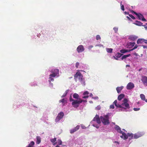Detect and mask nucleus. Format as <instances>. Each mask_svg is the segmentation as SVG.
<instances>
[{"instance_id": "f257e3e1", "label": "nucleus", "mask_w": 147, "mask_h": 147, "mask_svg": "<svg viewBox=\"0 0 147 147\" xmlns=\"http://www.w3.org/2000/svg\"><path fill=\"white\" fill-rule=\"evenodd\" d=\"M69 100L70 102H72V105L73 106L76 108L78 107L82 102L84 101V100H82L80 98L79 99V100H75L73 99L72 98L70 97L69 98Z\"/></svg>"}, {"instance_id": "f03ea898", "label": "nucleus", "mask_w": 147, "mask_h": 147, "mask_svg": "<svg viewBox=\"0 0 147 147\" xmlns=\"http://www.w3.org/2000/svg\"><path fill=\"white\" fill-rule=\"evenodd\" d=\"M100 119L104 125H108L110 124L109 115L108 114L100 117Z\"/></svg>"}, {"instance_id": "7ed1b4c3", "label": "nucleus", "mask_w": 147, "mask_h": 147, "mask_svg": "<svg viewBox=\"0 0 147 147\" xmlns=\"http://www.w3.org/2000/svg\"><path fill=\"white\" fill-rule=\"evenodd\" d=\"M74 79L75 80L76 82L78 80L81 82L83 81V76L82 74L79 71L77 72L74 75Z\"/></svg>"}, {"instance_id": "20e7f679", "label": "nucleus", "mask_w": 147, "mask_h": 147, "mask_svg": "<svg viewBox=\"0 0 147 147\" xmlns=\"http://www.w3.org/2000/svg\"><path fill=\"white\" fill-rule=\"evenodd\" d=\"M123 103L121 104L124 107V109H129V104L127 103V100L126 98H124L123 100Z\"/></svg>"}, {"instance_id": "39448f33", "label": "nucleus", "mask_w": 147, "mask_h": 147, "mask_svg": "<svg viewBox=\"0 0 147 147\" xmlns=\"http://www.w3.org/2000/svg\"><path fill=\"white\" fill-rule=\"evenodd\" d=\"M64 113L63 112H61L58 115L55 119V121L56 122H58L64 116Z\"/></svg>"}, {"instance_id": "423d86ee", "label": "nucleus", "mask_w": 147, "mask_h": 147, "mask_svg": "<svg viewBox=\"0 0 147 147\" xmlns=\"http://www.w3.org/2000/svg\"><path fill=\"white\" fill-rule=\"evenodd\" d=\"M84 46L82 45H79L77 48V51L78 53H80L84 51Z\"/></svg>"}, {"instance_id": "0eeeda50", "label": "nucleus", "mask_w": 147, "mask_h": 147, "mask_svg": "<svg viewBox=\"0 0 147 147\" xmlns=\"http://www.w3.org/2000/svg\"><path fill=\"white\" fill-rule=\"evenodd\" d=\"M93 121H96L98 124H100L101 123L100 118L98 115H96L95 117L93 118Z\"/></svg>"}, {"instance_id": "6e6552de", "label": "nucleus", "mask_w": 147, "mask_h": 147, "mask_svg": "<svg viewBox=\"0 0 147 147\" xmlns=\"http://www.w3.org/2000/svg\"><path fill=\"white\" fill-rule=\"evenodd\" d=\"M121 134H122L123 136V139L124 140L128 138V136H133V135L132 134H130L128 133L127 135L125 133L123 132H122Z\"/></svg>"}, {"instance_id": "1a4fd4ad", "label": "nucleus", "mask_w": 147, "mask_h": 147, "mask_svg": "<svg viewBox=\"0 0 147 147\" xmlns=\"http://www.w3.org/2000/svg\"><path fill=\"white\" fill-rule=\"evenodd\" d=\"M141 80L143 82L144 85L145 86H147V77L145 76L142 77Z\"/></svg>"}, {"instance_id": "9d476101", "label": "nucleus", "mask_w": 147, "mask_h": 147, "mask_svg": "<svg viewBox=\"0 0 147 147\" xmlns=\"http://www.w3.org/2000/svg\"><path fill=\"white\" fill-rule=\"evenodd\" d=\"M134 84L131 82H129L127 84L126 88L128 90H131L134 87Z\"/></svg>"}, {"instance_id": "9b49d317", "label": "nucleus", "mask_w": 147, "mask_h": 147, "mask_svg": "<svg viewBox=\"0 0 147 147\" xmlns=\"http://www.w3.org/2000/svg\"><path fill=\"white\" fill-rule=\"evenodd\" d=\"M137 48V47L136 46V45L134 47V48L131 49L127 50L123 49L121 50H120V52L121 53H125L127 52H130L131 51H132L134 49L136 48Z\"/></svg>"}, {"instance_id": "f8f14e48", "label": "nucleus", "mask_w": 147, "mask_h": 147, "mask_svg": "<svg viewBox=\"0 0 147 147\" xmlns=\"http://www.w3.org/2000/svg\"><path fill=\"white\" fill-rule=\"evenodd\" d=\"M80 127V126L79 125H77L74 128L70 130V133L71 134H73L74 132L78 130L79 129Z\"/></svg>"}, {"instance_id": "ddd939ff", "label": "nucleus", "mask_w": 147, "mask_h": 147, "mask_svg": "<svg viewBox=\"0 0 147 147\" xmlns=\"http://www.w3.org/2000/svg\"><path fill=\"white\" fill-rule=\"evenodd\" d=\"M56 76V74H51L49 75V82L51 83V81H53L54 80V79L53 78H54Z\"/></svg>"}, {"instance_id": "4468645a", "label": "nucleus", "mask_w": 147, "mask_h": 147, "mask_svg": "<svg viewBox=\"0 0 147 147\" xmlns=\"http://www.w3.org/2000/svg\"><path fill=\"white\" fill-rule=\"evenodd\" d=\"M138 19L140 20H142L146 22V20L145 19L143 16L140 13H138Z\"/></svg>"}, {"instance_id": "2eb2a0df", "label": "nucleus", "mask_w": 147, "mask_h": 147, "mask_svg": "<svg viewBox=\"0 0 147 147\" xmlns=\"http://www.w3.org/2000/svg\"><path fill=\"white\" fill-rule=\"evenodd\" d=\"M115 129L118 132L121 134L122 132V131L121 130V128L119 126L117 125H115Z\"/></svg>"}, {"instance_id": "dca6fc26", "label": "nucleus", "mask_w": 147, "mask_h": 147, "mask_svg": "<svg viewBox=\"0 0 147 147\" xmlns=\"http://www.w3.org/2000/svg\"><path fill=\"white\" fill-rule=\"evenodd\" d=\"M89 92L87 91H86L83 93V95H84V96L82 97L83 98H86L88 97L89 96L88 94Z\"/></svg>"}, {"instance_id": "f3484780", "label": "nucleus", "mask_w": 147, "mask_h": 147, "mask_svg": "<svg viewBox=\"0 0 147 147\" xmlns=\"http://www.w3.org/2000/svg\"><path fill=\"white\" fill-rule=\"evenodd\" d=\"M137 38V37L136 36L133 35L130 36L129 38L130 40L134 41Z\"/></svg>"}, {"instance_id": "a211bd4d", "label": "nucleus", "mask_w": 147, "mask_h": 147, "mask_svg": "<svg viewBox=\"0 0 147 147\" xmlns=\"http://www.w3.org/2000/svg\"><path fill=\"white\" fill-rule=\"evenodd\" d=\"M123 88V86H122L121 87H117L116 88V90L118 93H120L121 91Z\"/></svg>"}, {"instance_id": "6ab92c4d", "label": "nucleus", "mask_w": 147, "mask_h": 147, "mask_svg": "<svg viewBox=\"0 0 147 147\" xmlns=\"http://www.w3.org/2000/svg\"><path fill=\"white\" fill-rule=\"evenodd\" d=\"M36 143L37 144H39L41 142V138L40 137L37 136L36 138Z\"/></svg>"}, {"instance_id": "aec40b11", "label": "nucleus", "mask_w": 147, "mask_h": 147, "mask_svg": "<svg viewBox=\"0 0 147 147\" xmlns=\"http://www.w3.org/2000/svg\"><path fill=\"white\" fill-rule=\"evenodd\" d=\"M125 96V95L123 94H120L118 97V100H121Z\"/></svg>"}, {"instance_id": "412c9836", "label": "nucleus", "mask_w": 147, "mask_h": 147, "mask_svg": "<svg viewBox=\"0 0 147 147\" xmlns=\"http://www.w3.org/2000/svg\"><path fill=\"white\" fill-rule=\"evenodd\" d=\"M56 138H54L51 140V141L52 143L53 144V145H55L57 144V142H55L56 141Z\"/></svg>"}, {"instance_id": "4be33fe9", "label": "nucleus", "mask_w": 147, "mask_h": 147, "mask_svg": "<svg viewBox=\"0 0 147 147\" xmlns=\"http://www.w3.org/2000/svg\"><path fill=\"white\" fill-rule=\"evenodd\" d=\"M147 41V40L144 39L143 38L138 39V44L139 43H142L145 41Z\"/></svg>"}, {"instance_id": "5701e85b", "label": "nucleus", "mask_w": 147, "mask_h": 147, "mask_svg": "<svg viewBox=\"0 0 147 147\" xmlns=\"http://www.w3.org/2000/svg\"><path fill=\"white\" fill-rule=\"evenodd\" d=\"M135 44V43L134 42H129L128 45V46H129V48H130L131 47H132L134 46Z\"/></svg>"}, {"instance_id": "b1692460", "label": "nucleus", "mask_w": 147, "mask_h": 147, "mask_svg": "<svg viewBox=\"0 0 147 147\" xmlns=\"http://www.w3.org/2000/svg\"><path fill=\"white\" fill-rule=\"evenodd\" d=\"M73 98H74L79 99V95L77 93H75L73 94Z\"/></svg>"}, {"instance_id": "393cba45", "label": "nucleus", "mask_w": 147, "mask_h": 147, "mask_svg": "<svg viewBox=\"0 0 147 147\" xmlns=\"http://www.w3.org/2000/svg\"><path fill=\"white\" fill-rule=\"evenodd\" d=\"M59 70L58 69H55L54 71V72L52 74H56V76L57 74H59Z\"/></svg>"}, {"instance_id": "a878e982", "label": "nucleus", "mask_w": 147, "mask_h": 147, "mask_svg": "<svg viewBox=\"0 0 147 147\" xmlns=\"http://www.w3.org/2000/svg\"><path fill=\"white\" fill-rule=\"evenodd\" d=\"M131 55L130 54H129L127 55H125L123 56L121 58L122 60H123L124 59L126 58L127 57H129Z\"/></svg>"}, {"instance_id": "bb28decb", "label": "nucleus", "mask_w": 147, "mask_h": 147, "mask_svg": "<svg viewBox=\"0 0 147 147\" xmlns=\"http://www.w3.org/2000/svg\"><path fill=\"white\" fill-rule=\"evenodd\" d=\"M107 51L109 53H112L113 52V49L112 48H106Z\"/></svg>"}, {"instance_id": "cd10ccee", "label": "nucleus", "mask_w": 147, "mask_h": 147, "mask_svg": "<svg viewBox=\"0 0 147 147\" xmlns=\"http://www.w3.org/2000/svg\"><path fill=\"white\" fill-rule=\"evenodd\" d=\"M34 142L33 141H32L26 147H32L34 145Z\"/></svg>"}, {"instance_id": "c85d7f7f", "label": "nucleus", "mask_w": 147, "mask_h": 147, "mask_svg": "<svg viewBox=\"0 0 147 147\" xmlns=\"http://www.w3.org/2000/svg\"><path fill=\"white\" fill-rule=\"evenodd\" d=\"M144 132L143 131L138 132V138L143 136L144 134Z\"/></svg>"}, {"instance_id": "c756f323", "label": "nucleus", "mask_w": 147, "mask_h": 147, "mask_svg": "<svg viewBox=\"0 0 147 147\" xmlns=\"http://www.w3.org/2000/svg\"><path fill=\"white\" fill-rule=\"evenodd\" d=\"M122 55V54L118 53L115 55V56L117 58H119L121 57Z\"/></svg>"}, {"instance_id": "7c9ffc66", "label": "nucleus", "mask_w": 147, "mask_h": 147, "mask_svg": "<svg viewBox=\"0 0 147 147\" xmlns=\"http://www.w3.org/2000/svg\"><path fill=\"white\" fill-rule=\"evenodd\" d=\"M140 97L141 98V99L143 100H145V96L143 94H141L140 95Z\"/></svg>"}, {"instance_id": "2f4dec72", "label": "nucleus", "mask_w": 147, "mask_h": 147, "mask_svg": "<svg viewBox=\"0 0 147 147\" xmlns=\"http://www.w3.org/2000/svg\"><path fill=\"white\" fill-rule=\"evenodd\" d=\"M57 144H58L59 145H60L62 143V142L60 140H57V142H56Z\"/></svg>"}, {"instance_id": "473e14b6", "label": "nucleus", "mask_w": 147, "mask_h": 147, "mask_svg": "<svg viewBox=\"0 0 147 147\" xmlns=\"http://www.w3.org/2000/svg\"><path fill=\"white\" fill-rule=\"evenodd\" d=\"M117 107L118 108H123L124 107H123L122 105L121 104V105H119V104H116V106H115Z\"/></svg>"}, {"instance_id": "72a5a7b5", "label": "nucleus", "mask_w": 147, "mask_h": 147, "mask_svg": "<svg viewBox=\"0 0 147 147\" xmlns=\"http://www.w3.org/2000/svg\"><path fill=\"white\" fill-rule=\"evenodd\" d=\"M68 90H66L64 93L63 94V95L61 96V97H63L66 96L67 95V94L68 93Z\"/></svg>"}, {"instance_id": "f704fd0d", "label": "nucleus", "mask_w": 147, "mask_h": 147, "mask_svg": "<svg viewBox=\"0 0 147 147\" xmlns=\"http://www.w3.org/2000/svg\"><path fill=\"white\" fill-rule=\"evenodd\" d=\"M65 101V100L63 98V99H62L61 100H59V103L62 102L63 103V106H64V103Z\"/></svg>"}, {"instance_id": "c9c22d12", "label": "nucleus", "mask_w": 147, "mask_h": 147, "mask_svg": "<svg viewBox=\"0 0 147 147\" xmlns=\"http://www.w3.org/2000/svg\"><path fill=\"white\" fill-rule=\"evenodd\" d=\"M113 29L114 31H115V33H117V32L118 30V28L115 27L113 28Z\"/></svg>"}, {"instance_id": "e433bc0d", "label": "nucleus", "mask_w": 147, "mask_h": 147, "mask_svg": "<svg viewBox=\"0 0 147 147\" xmlns=\"http://www.w3.org/2000/svg\"><path fill=\"white\" fill-rule=\"evenodd\" d=\"M121 3H121V10L123 11L124 10V6L123 5H122Z\"/></svg>"}, {"instance_id": "4c0bfd02", "label": "nucleus", "mask_w": 147, "mask_h": 147, "mask_svg": "<svg viewBox=\"0 0 147 147\" xmlns=\"http://www.w3.org/2000/svg\"><path fill=\"white\" fill-rule=\"evenodd\" d=\"M101 38L100 36L99 35H97L96 36V39L97 40L100 39Z\"/></svg>"}, {"instance_id": "58836bf2", "label": "nucleus", "mask_w": 147, "mask_h": 147, "mask_svg": "<svg viewBox=\"0 0 147 147\" xmlns=\"http://www.w3.org/2000/svg\"><path fill=\"white\" fill-rule=\"evenodd\" d=\"M129 16L131 18L133 19H135V18L131 14H129Z\"/></svg>"}, {"instance_id": "ea45409f", "label": "nucleus", "mask_w": 147, "mask_h": 147, "mask_svg": "<svg viewBox=\"0 0 147 147\" xmlns=\"http://www.w3.org/2000/svg\"><path fill=\"white\" fill-rule=\"evenodd\" d=\"M143 24L140 22L138 21V26H144L142 25Z\"/></svg>"}, {"instance_id": "a19ab883", "label": "nucleus", "mask_w": 147, "mask_h": 147, "mask_svg": "<svg viewBox=\"0 0 147 147\" xmlns=\"http://www.w3.org/2000/svg\"><path fill=\"white\" fill-rule=\"evenodd\" d=\"M110 108L112 109H114V105H112L110 106Z\"/></svg>"}, {"instance_id": "79ce46f5", "label": "nucleus", "mask_w": 147, "mask_h": 147, "mask_svg": "<svg viewBox=\"0 0 147 147\" xmlns=\"http://www.w3.org/2000/svg\"><path fill=\"white\" fill-rule=\"evenodd\" d=\"M93 47V46L92 45H90L88 47V48L89 50H90Z\"/></svg>"}, {"instance_id": "37998d69", "label": "nucleus", "mask_w": 147, "mask_h": 147, "mask_svg": "<svg viewBox=\"0 0 147 147\" xmlns=\"http://www.w3.org/2000/svg\"><path fill=\"white\" fill-rule=\"evenodd\" d=\"M79 65V63L78 62H77L76 64V68H78Z\"/></svg>"}, {"instance_id": "c03bdc74", "label": "nucleus", "mask_w": 147, "mask_h": 147, "mask_svg": "<svg viewBox=\"0 0 147 147\" xmlns=\"http://www.w3.org/2000/svg\"><path fill=\"white\" fill-rule=\"evenodd\" d=\"M117 103V100H115L113 102V104H115V106H116V104Z\"/></svg>"}, {"instance_id": "a18cd8bd", "label": "nucleus", "mask_w": 147, "mask_h": 147, "mask_svg": "<svg viewBox=\"0 0 147 147\" xmlns=\"http://www.w3.org/2000/svg\"><path fill=\"white\" fill-rule=\"evenodd\" d=\"M131 12L132 13H135L136 16H138V13H137L136 12L134 11L133 10H132Z\"/></svg>"}, {"instance_id": "49530a36", "label": "nucleus", "mask_w": 147, "mask_h": 147, "mask_svg": "<svg viewBox=\"0 0 147 147\" xmlns=\"http://www.w3.org/2000/svg\"><path fill=\"white\" fill-rule=\"evenodd\" d=\"M134 24L136 25H138V21H136V23H134Z\"/></svg>"}, {"instance_id": "de8ad7c7", "label": "nucleus", "mask_w": 147, "mask_h": 147, "mask_svg": "<svg viewBox=\"0 0 147 147\" xmlns=\"http://www.w3.org/2000/svg\"><path fill=\"white\" fill-rule=\"evenodd\" d=\"M142 46L144 48V49L147 48V45L146 46L143 45V46Z\"/></svg>"}, {"instance_id": "09e8293b", "label": "nucleus", "mask_w": 147, "mask_h": 147, "mask_svg": "<svg viewBox=\"0 0 147 147\" xmlns=\"http://www.w3.org/2000/svg\"><path fill=\"white\" fill-rule=\"evenodd\" d=\"M134 110L135 111H138V108H134Z\"/></svg>"}, {"instance_id": "8fccbe9b", "label": "nucleus", "mask_w": 147, "mask_h": 147, "mask_svg": "<svg viewBox=\"0 0 147 147\" xmlns=\"http://www.w3.org/2000/svg\"><path fill=\"white\" fill-rule=\"evenodd\" d=\"M143 26H144V28H145V30H147V26H146L145 25H144Z\"/></svg>"}, {"instance_id": "3c124183", "label": "nucleus", "mask_w": 147, "mask_h": 147, "mask_svg": "<svg viewBox=\"0 0 147 147\" xmlns=\"http://www.w3.org/2000/svg\"><path fill=\"white\" fill-rule=\"evenodd\" d=\"M82 128L83 129H85L86 128V127H85V126H82Z\"/></svg>"}, {"instance_id": "603ef678", "label": "nucleus", "mask_w": 147, "mask_h": 147, "mask_svg": "<svg viewBox=\"0 0 147 147\" xmlns=\"http://www.w3.org/2000/svg\"><path fill=\"white\" fill-rule=\"evenodd\" d=\"M114 57L115 58V59L116 60H118V59L117 58H117L116 57H114Z\"/></svg>"}, {"instance_id": "864d4df0", "label": "nucleus", "mask_w": 147, "mask_h": 147, "mask_svg": "<svg viewBox=\"0 0 147 147\" xmlns=\"http://www.w3.org/2000/svg\"><path fill=\"white\" fill-rule=\"evenodd\" d=\"M93 96V94L92 93H90V96Z\"/></svg>"}, {"instance_id": "5fc2aeb1", "label": "nucleus", "mask_w": 147, "mask_h": 147, "mask_svg": "<svg viewBox=\"0 0 147 147\" xmlns=\"http://www.w3.org/2000/svg\"><path fill=\"white\" fill-rule=\"evenodd\" d=\"M120 137L121 138H123L124 137H123V136L122 135V136H120Z\"/></svg>"}, {"instance_id": "6e6d98bb", "label": "nucleus", "mask_w": 147, "mask_h": 147, "mask_svg": "<svg viewBox=\"0 0 147 147\" xmlns=\"http://www.w3.org/2000/svg\"><path fill=\"white\" fill-rule=\"evenodd\" d=\"M127 18H128V19L130 20L131 19V18L127 16Z\"/></svg>"}, {"instance_id": "4d7b16f0", "label": "nucleus", "mask_w": 147, "mask_h": 147, "mask_svg": "<svg viewBox=\"0 0 147 147\" xmlns=\"http://www.w3.org/2000/svg\"><path fill=\"white\" fill-rule=\"evenodd\" d=\"M130 66L129 65H127L126 66V67H129Z\"/></svg>"}, {"instance_id": "13d9d810", "label": "nucleus", "mask_w": 147, "mask_h": 147, "mask_svg": "<svg viewBox=\"0 0 147 147\" xmlns=\"http://www.w3.org/2000/svg\"><path fill=\"white\" fill-rule=\"evenodd\" d=\"M134 138H137V136H134Z\"/></svg>"}, {"instance_id": "bf43d9fd", "label": "nucleus", "mask_w": 147, "mask_h": 147, "mask_svg": "<svg viewBox=\"0 0 147 147\" xmlns=\"http://www.w3.org/2000/svg\"><path fill=\"white\" fill-rule=\"evenodd\" d=\"M144 42L146 44H147V41H145Z\"/></svg>"}, {"instance_id": "052dcab7", "label": "nucleus", "mask_w": 147, "mask_h": 147, "mask_svg": "<svg viewBox=\"0 0 147 147\" xmlns=\"http://www.w3.org/2000/svg\"><path fill=\"white\" fill-rule=\"evenodd\" d=\"M56 147H60L58 145H57L56 146Z\"/></svg>"}, {"instance_id": "680f3d73", "label": "nucleus", "mask_w": 147, "mask_h": 147, "mask_svg": "<svg viewBox=\"0 0 147 147\" xmlns=\"http://www.w3.org/2000/svg\"><path fill=\"white\" fill-rule=\"evenodd\" d=\"M145 101L147 102V99L145 100Z\"/></svg>"}, {"instance_id": "e2e57ef3", "label": "nucleus", "mask_w": 147, "mask_h": 147, "mask_svg": "<svg viewBox=\"0 0 147 147\" xmlns=\"http://www.w3.org/2000/svg\"><path fill=\"white\" fill-rule=\"evenodd\" d=\"M145 25H147V23H146Z\"/></svg>"}, {"instance_id": "0e129e2a", "label": "nucleus", "mask_w": 147, "mask_h": 147, "mask_svg": "<svg viewBox=\"0 0 147 147\" xmlns=\"http://www.w3.org/2000/svg\"><path fill=\"white\" fill-rule=\"evenodd\" d=\"M137 43L138 44V40H137Z\"/></svg>"}, {"instance_id": "69168bd1", "label": "nucleus", "mask_w": 147, "mask_h": 147, "mask_svg": "<svg viewBox=\"0 0 147 147\" xmlns=\"http://www.w3.org/2000/svg\"><path fill=\"white\" fill-rule=\"evenodd\" d=\"M98 110H99V109H100V108H98Z\"/></svg>"}, {"instance_id": "338daca9", "label": "nucleus", "mask_w": 147, "mask_h": 147, "mask_svg": "<svg viewBox=\"0 0 147 147\" xmlns=\"http://www.w3.org/2000/svg\"><path fill=\"white\" fill-rule=\"evenodd\" d=\"M98 110H99V109H100V108H98Z\"/></svg>"}, {"instance_id": "774afa93", "label": "nucleus", "mask_w": 147, "mask_h": 147, "mask_svg": "<svg viewBox=\"0 0 147 147\" xmlns=\"http://www.w3.org/2000/svg\"><path fill=\"white\" fill-rule=\"evenodd\" d=\"M96 127L97 128H98V127Z\"/></svg>"}]
</instances>
